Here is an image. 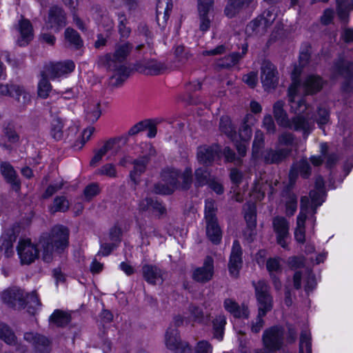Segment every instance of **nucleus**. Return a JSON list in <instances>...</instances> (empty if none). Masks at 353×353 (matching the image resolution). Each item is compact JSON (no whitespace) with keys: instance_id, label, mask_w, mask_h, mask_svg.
<instances>
[{"instance_id":"nucleus-1","label":"nucleus","mask_w":353,"mask_h":353,"mask_svg":"<svg viewBox=\"0 0 353 353\" xmlns=\"http://www.w3.org/2000/svg\"><path fill=\"white\" fill-rule=\"evenodd\" d=\"M311 46L304 43L301 48L299 64L295 65L291 73L292 83L288 88V101L291 110H306L308 108L305 99L299 94L300 90L306 94L319 92L323 87V81L318 75L310 74L303 82L300 77L303 68L308 63L310 57Z\"/></svg>"},{"instance_id":"nucleus-2","label":"nucleus","mask_w":353,"mask_h":353,"mask_svg":"<svg viewBox=\"0 0 353 353\" xmlns=\"http://www.w3.org/2000/svg\"><path fill=\"white\" fill-rule=\"evenodd\" d=\"M133 48L130 42L115 46L114 52L107 53L98 57L97 64L99 68L114 72L111 77L112 84L120 86L129 77L131 70L125 65V61Z\"/></svg>"},{"instance_id":"nucleus-3","label":"nucleus","mask_w":353,"mask_h":353,"mask_svg":"<svg viewBox=\"0 0 353 353\" xmlns=\"http://www.w3.org/2000/svg\"><path fill=\"white\" fill-rule=\"evenodd\" d=\"M69 230L58 225L52 228L50 233H43L39 240L38 246L42 250V259L46 263L53 260V252L61 253L68 246Z\"/></svg>"},{"instance_id":"nucleus-4","label":"nucleus","mask_w":353,"mask_h":353,"mask_svg":"<svg viewBox=\"0 0 353 353\" xmlns=\"http://www.w3.org/2000/svg\"><path fill=\"white\" fill-rule=\"evenodd\" d=\"M263 145V135L260 131H257L252 144V157L255 159L261 157L266 164H279L284 161L292 152V150L289 148L277 150L268 148L261 153V150Z\"/></svg>"},{"instance_id":"nucleus-5","label":"nucleus","mask_w":353,"mask_h":353,"mask_svg":"<svg viewBox=\"0 0 353 353\" xmlns=\"http://www.w3.org/2000/svg\"><path fill=\"white\" fill-rule=\"evenodd\" d=\"M255 295L258 302L260 315H266L273 307V298L270 292V286L264 280L253 282Z\"/></svg>"},{"instance_id":"nucleus-6","label":"nucleus","mask_w":353,"mask_h":353,"mask_svg":"<svg viewBox=\"0 0 353 353\" xmlns=\"http://www.w3.org/2000/svg\"><path fill=\"white\" fill-rule=\"evenodd\" d=\"M274 117L278 125L296 131L302 130L304 134L310 130L311 123L302 116L298 115L289 119L286 112H274Z\"/></svg>"},{"instance_id":"nucleus-7","label":"nucleus","mask_w":353,"mask_h":353,"mask_svg":"<svg viewBox=\"0 0 353 353\" xmlns=\"http://www.w3.org/2000/svg\"><path fill=\"white\" fill-rule=\"evenodd\" d=\"M283 339L284 329L281 326H272L266 329L262 336L264 347L269 352L280 350L283 344Z\"/></svg>"},{"instance_id":"nucleus-8","label":"nucleus","mask_w":353,"mask_h":353,"mask_svg":"<svg viewBox=\"0 0 353 353\" xmlns=\"http://www.w3.org/2000/svg\"><path fill=\"white\" fill-rule=\"evenodd\" d=\"M63 120L59 117H54L50 123V136L55 141H72L79 132V127L74 124L70 125L65 132H63Z\"/></svg>"},{"instance_id":"nucleus-9","label":"nucleus","mask_w":353,"mask_h":353,"mask_svg":"<svg viewBox=\"0 0 353 353\" xmlns=\"http://www.w3.org/2000/svg\"><path fill=\"white\" fill-rule=\"evenodd\" d=\"M145 147L148 149V152L130 162L134 167L133 170L130 172V177L135 184L139 183V176L145 172L147 166L150 161L151 157L154 156L156 153L155 149L151 144H145Z\"/></svg>"},{"instance_id":"nucleus-10","label":"nucleus","mask_w":353,"mask_h":353,"mask_svg":"<svg viewBox=\"0 0 353 353\" xmlns=\"http://www.w3.org/2000/svg\"><path fill=\"white\" fill-rule=\"evenodd\" d=\"M165 345L171 351L179 353H192V349L186 342L182 341L179 330L168 327L165 335Z\"/></svg>"},{"instance_id":"nucleus-11","label":"nucleus","mask_w":353,"mask_h":353,"mask_svg":"<svg viewBox=\"0 0 353 353\" xmlns=\"http://www.w3.org/2000/svg\"><path fill=\"white\" fill-rule=\"evenodd\" d=\"M219 128L234 143L239 154L241 155L243 153V137L241 134V129H239V132L237 133L236 127L228 116H223L221 118Z\"/></svg>"},{"instance_id":"nucleus-12","label":"nucleus","mask_w":353,"mask_h":353,"mask_svg":"<svg viewBox=\"0 0 353 353\" xmlns=\"http://www.w3.org/2000/svg\"><path fill=\"white\" fill-rule=\"evenodd\" d=\"M214 0H198L197 9L199 13V30L205 32L211 26L213 15Z\"/></svg>"},{"instance_id":"nucleus-13","label":"nucleus","mask_w":353,"mask_h":353,"mask_svg":"<svg viewBox=\"0 0 353 353\" xmlns=\"http://www.w3.org/2000/svg\"><path fill=\"white\" fill-rule=\"evenodd\" d=\"M272 225L276 233V243L283 248L288 250V240L290 238L289 221L283 216H277L273 219Z\"/></svg>"},{"instance_id":"nucleus-14","label":"nucleus","mask_w":353,"mask_h":353,"mask_svg":"<svg viewBox=\"0 0 353 353\" xmlns=\"http://www.w3.org/2000/svg\"><path fill=\"white\" fill-rule=\"evenodd\" d=\"M17 250L21 264L30 265L39 257V248L30 239L20 240Z\"/></svg>"},{"instance_id":"nucleus-15","label":"nucleus","mask_w":353,"mask_h":353,"mask_svg":"<svg viewBox=\"0 0 353 353\" xmlns=\"http://www.w3.org/2000/svg\"><path fill=\"white\" fill-rule=\"evenodd\" d=\"M261 79L265 90L274 89L279 83L276 68L269 61H263L261 68Z\"/></svg>"},{"instance_id":"nucleus-16","label":"nucleus","mask_w":353,"mask_h":353,"mask_svg":"<svg viewBox=\"0 0 353 353\" xmlns=\"http://www.w3.org/2000/svg\"><path fill=\"white\" fill-rule=\"evenodd\" d=\"M334 72L341 75L345 79V83L343 85V90L345 92L349 91V85L353 83V65L352 63L339 57L333 66Z\"/></svg>"},{"instance_id":"nucleus-17","label":"nucleus","mask_w":353,"mask_h":353,"mask_svg":"<svg viewBox=\"0 0 353 353\" xmlns=\"http://www.w3.org/2000/svg\"><path fill=\"white\" fill-rule=\"evenodd\" d=\"M214 275V260L212 257H205L203 266L196 268L192 279L196 282L205 283L210 281Z\"/></svg>"},{"instance_id":"nucleus-18","label":"nucleus","mask_w":353,"mask_h":353,"mask_svg":"<svg viewBox=\"0 0 353 353\" xmlns=\"http://www.w3.org/2000/svg\"><path fill=\"white\" fill-rule=\"evenodd\" d=\"M219 152L220 147L218 145L199 146L196 152L197 161L205 167L210 166Z\"/></svg>"},{"instance_id":"nucleus-19","label":"nucleus","mask_w":353,"mask_h":353,"mask_svg":"<svg viewBox=\"0 0 353 353\" xmlns=\"http://www.w3.org/2000/svg\"><path fill=\"white\" fill-rule=\"evenodd\" d=\"M3 301L9 307L22 309L25 304V292L18 288L5 290L1 295Z\"/></svg>"},{"instance_id":"nucleus-20","label":"nucleus","mask_w":353,"mask_h":353,"mask_svg":"<svg viewBox=\"0 0 353 353\" xmlns=\"http://www.w3.org/2000/svg\"><path fill=\"white\" fill-rule=\"evenodd\" d=\"M24 339L33 345L35 353H50L51 351V342L43 335L26 332L24 334Z\"/></svg>"},{"instance_id":"nucleus-21","label":"nucleus","mask_w":353,"mask_h":353,"mask_svg":"<svg viewBox=\"0 0 353 353\" xmlns=\"http://www.w3.org/2000/svg\"><path fill=\"white\" fill-rule=\"evenodd\" d=\"M74 68V63L71 60H67L63 62L52 63L46 66V70L50 78L54 79L71 73Z\"/></svg>"},{"instance_id":"nucleus-22","label":"nucleus","mask_w":353,"mask_h":353,"mask_svg":"<svg viewBox=\"0 0 353 353\" xmlns=\"http://www.w3.org/2000/svg\"><path fill=\"white\" fill-rule=\"evenodd\" d=\"M19 227L12 225L3 232L1 236V248L5 250V256L7 258L12 256L14 254L13 243L16 241Z\"/></svg>"},{"instance_id":"nucleus-23","label":"nucleus","mask_w":353,"mask_h":353,"mask_svg":"<svg viewBox=\"0 0 353 353\" xmlns=\"http://www.w3.org/2000/svg\"><path fill=\"white\" fill-rule=\"evenodd\" d=\"M47 23L50 28H54L57 32L65 27L66 14L63 8L57 6L51 7L48 12Z\"/></svg>"},{"instance_id":"nucleus-24","label":"nucleus","mask_w":353,"mask_h":353,"mask_svg":"<svg viewBox=\"0 0 353 353\" xmlns=\"http://www.w3.org/2000/svg\"><path fill=\"white\" fill-rule=\"evenodd\" d=\"M241 244L238 240H235L233 243L228 263L230 274L232 276L235 278L239 276L240 269L241 267Z\"/></svg>"},{"instance_id":"nucleus-25","label":"nucleus","mask_w":353,"mask_h":353,"mask_svg":"<svg viewBox=\"0 0 353 353\" xmlns=\"http://www.w3.org/2000/svg\"><path fill=\"white\" fill-rule=\"evenodd\" d=\"M201 89L200 82L190 83L186 85L185 93L177 97V101L182 103L184 105H197L201 103V100L195 92Z\"/></svg>"},{"instance_id":"nucleus-26","label":"nucleus","mask_w":353,"mask_h":353,"mask_svg":"<svg viewBox=\"0 0 353 353\" xmlns=\"http://www.w3.org/2000/svg\"><path fill=\"white\" fill-rule=\"evenodd\" d=\"M160 123L158 119H145L138 122L134 125L128 132V136H134L139 132L148 129V132L147 136L149 138H153L157 134V125Z\"/></svg>"},{"instance_id":"nucleus-27","label":"nucleus","mask_w":353,"mask_h":353,"mask_svg":"<svg viewBox=\"0 0 353 353\" xmlns=\"http://www.w3.org/2000/svg\"><path fill=\"white\" fill-rule=\"evenodd\" d=\"M141 272L145 281L151 285H157L158 282L162 283L163 281V272L155 265L145 264L142 266Z\"/></svg>"},{"instance_id":"nucleus-28","label":"nucleus","mask_w":353,"mask_h":353,"mask_svg":"<svg viewBox=\"0 0 353 353\" xmlns=\"http://www.w3.org/2000/svg\"><path fill=\"white\" fill-rule=\"evenodd\" d=\"M1 172L7 183L11 185L12 189L16 192L21 189V181L14 168L8 162L1 164Z\"/></svg>"},{"instance_id":"nucleus-29","label":"nucleus","mask_w":353,"mask_h":353,"mask_svg":"<svg viewBox=\"0 0 353 353\" xmlns=\"http://www.w3.org/2000/svg\"><path fill=\"white\" fill-rule=\"evenodd\" d=\"M206 235L208 239L214 245L221 243L222 239V231L218 223L217 219L205 220Z\"/></svg>"},{"instance_id":"nucleus-30","label":"nucleus","mask_w":353,"mask_h":353,"mask_svg":"<svg viewBox=\"0 0 353 353\" xmlns=\"http://www.w3.org/2000/svg\"><path fill=\"white\" fill-rule=\"evenodd\" d=\"M17 29L20 33L21 39L18 43L20 46L26 45L33 37L32 26L30 21L26 19H22L19 21Z\"/></svg>"},{"instance_id":"nucleus-31","label":"nucleus","mask_w":353,"mask_h":353,"mask_svg":"<svg viewBox=\"0 0 353 353\" xmlns=\"http://www.w3.org/2000/svg\"><path fill=\"white\" fill-rule=\"evenodd\" d=\"M179 176L180 171L174 168H165L161 173L162 181L172 188L174 191L179 187Z\"/></svg>"},{"instance_id":"nucleus-32","label":"nucleus","mask_w":353,"mask_h":353,"mask_svg":"<svg viewBox=\"0 0 353 353\" xmlns=\"http://www.w3.org/2000/svg\"><path fill=\"white\" fill-rule=\"evenodd\" d=\"M230 176L232 183L230 192L234 193L232 198L236 201L242 202L243 195L239 190V184L241 183L242 174L237 169L233 168L231 170Z\"/></svg>"},{"instance_id":"nucleus-33","label":"nucleus","mask_w":353,"mask_h":353,"mask_svg":"<svg viewBox=\"0 0 353 353\" xmlns=\"http://www.w3.org/2000/svg\"><path fill=\"white\" fill-rule=\"evenodd\" d=\"M244 219L247 223V228L250 230V241H252V236L256 234L255 228L256 225V208L254 203L248 205V212L244 215Z\"/></svg>"},{"instance_id":"nucleus-34","label":"nucleus","mask_w":353,"mask_h":353,"mask_svg":"<svg viewBox=\"0 0 353 353\" xmlns=\"http://www.w3.org/2000/svg\"><path fill=\"white\" fill-rule=\"evenodd\" d=\"M282 196L286 199V214L288 216H292L297 209V196L290 190L289 188H285L282 192Z\"/></svg>"},{"instance_id":"nucleus-35","label":"nucleus","mask_w":353,"mask_h":353,"mask_svg":"<svg viewBox=\"0 0 353 353\" xmlns=\"http://www.w3.org/2000/svg\"><path fill=\"white\" fill-rule=\"evenodd\" d=\"M225 324L226 319L224 315H218L212 320V333L214 339L223 340Z\"/></svg>"},{"instance_id":"nucleus-36","label":"nucleus","mask_w":353,"mask_h":353,"mask_svg":"<svg viewBox=\"0 0 353 353\" xmlns=\"http://www.w3.org/2000/svg\"><path fill=\"white\" fill-rule=\"evenodd\" d=\"M353 10V0H336V11L341 21H347L349 12Z\"/></svg>"},{"instance_id":"nucleus-37","label":"nucleus","mask_w":353,"mask_h":353,"mask_svg":"<svg viewBox=\"0 0 353 353\" xmlns=\"http://www.w3.org/2000/svg\"><path fill=\"white\" fill-rule=\"evenodd\" d=\"M118 25L117 30L120 36V39H128L132 32L131 28L127 26L128 21L124 12H119L117 13Z\"/></svg>"},{"instance_id":"nucleus-38","label":"nucleus","mask_w":353,"mask_h":353,"mask_svg":"<svg viewBox=\"0 0 353 353\" xmlns=\"http://www.w3.org/2000/svg\"><path fill=\"white\" fill-rule=\"evenodd\" d=\"M194 186L196 188L203 187L208 185L211 181L210 172L206 168H199L194 171Z\"/></svg>"},{"instance_id":"nucleus-39","label":"nucleus","mask_w":353,"mask_h":353,"mask_svg":"<svg viewBox=\"0 0 353 353\" xmlns=\"http://www.w3.org/2000/svg\"><path fill=\"white\" fill-rule=\"evenodd\" d=\"M174 62L178 66L185 64L192 57L190 50L183 45L178 46L174 50Z\"/></svg>"},{"instance_id":"nucleus-40","label":"nucleus","mask_w":353,"mask_h":353,"mask_svg":"<svg viewBox=\"0 0 353 353\" xmlns=\"http://www.w3.org/2000/svg\"><path fill=\"white\" fill-rule=\"evenodd\" d=\"M70 320V315L60 310H54L49 319L50 323H54L57 327L66 326Z\"/></svg>"},{"instance_id":"nucleus-41","label":"nucleus","mask_w":353,"mask_h":353,"mask_svg":"<svg viewBox=\"0 0 353 353\" xmlns=\"http://www.w3.org/2000/svg\"><path fill=\"white\" fill-rule=\"evenodd\" d=\"M65 38L70 45L78 50L83 46V42L79 34L72 28H67L65 30Z\"/></svg>"},{"instance_id":"nucleus-42","label":"nucleus","mask_w":353,"mask_h":353,"mask_svg":"<svg viewBox=\"0 0 353 353\" xmlns=\"http://www.w3.org/2000/svg\"><path fill=\"white\" fill-rule=\"evenodd\" d=\"M299 353H312V337L307 330H302L300 336Z\"/></svg>"},{"instance_id":"nucleus-43","label":"nucleus","mask_w":353,"mask_h":353,"mask_svg":"<svg viewBox=\"0 0 353 353\" xmlns=\"http://www.w3.org/2000/svg\"><path fill=\"white\" fill-rule=\"evenodd\" d=\"M0 339L8 345L15 344L17 341L14 332L4 323H0Z\"/></svg>"},{"instance_id":"nucleus-44","label":"nucleus","mask_w":353,"mask_h":353,"mask_svg":"<svg viewBox=\"0 0 353 353\" xmlns=\"http://www.w3.org/2000/svg\"><path fill=\"white\" fill-rule=\"evenodd\" d=\"M24 308L28 307V312L30 314H34L36 310L41 305L40 301L37 294L33 291L29 294H25Z\"/></svg>"},{"instance_id":"nucleus-45","label":"nucleus","mask_w":353,"mask_h":353,"mask_svg":"<svg viewBox=\"0 0 353 353\" xmlns=\"http://www.w3.org/2000/svg\"><path fill=\"white\" fill-rule=\"evenodd\" d=\"M143 66L148 74L158 75L166 69L164 63L156 60L145 61Z\"/></svg>"},{"instance_id":"nucleus-46","label":"nucleus","mask_w":353,"mask_h":353,"mask_svg":"<svg viewBox=\"0 0 353 353\" xmlns=\"http://www.w3.org/2000/svg\"><path fill=\"white\" fill-rule=\"evenodd\" d=\"M243 9V0H229L225 8V14L229 18L234 17Z\"/></svg>"},{"instance_id":"nucleus-47","label":"nucleus","mask_w":353,"mask_h":353,"mask_svg":"<svg viewBox=\"0 0 353 353\" xmlns=\"http://www.w3.org/2000/svg\"><path fill=\"white\" fill-rule=\"evenodd\" d=\"M238 53H232L220 59L216 62V67L219 69L229 68L234 65L239 59Z\"/></svg>"},{"instance_id":"nucleus-48","label":"nucleus","mask_w":353,"mask_h":353,"mask_svg":"<svg viewBox=\"0 0 353 353\" xmlns=\"http://www.w3.org/2000/svg\"><path fill=\"white\" fill-rule=\"evenodd\" d=\"M305 218H301V216H297L296 218V227L294 231L295 240L299 243H304L305 241Z\"/></svg>"},{"instance_id":"nucleus-49","label":"nucleus","mask_w":353,"mask_h":353,"mask_svg":"<svg viewBox=\"0 0 353 353\" xmlns=\"http://www.w3.org/2000/svg\"><path fill=\"white\" fill-rule=\"evenodd\" d=\"M223 306L226 311L230 313L234 318L240 319L241 316V307L232 299H226L223 302Z\"/></svg>"},{"instance_id":"nucleus-50","label":"nucleus","mask_w":353,"mask_h":353,"mask_svg":"<svg viewBox=\"0 0 353 353\" xmlns=\"http://www.w3.org/2000/svg\"><path fill=\"white\" fill-rule=\"evenodd\" d=\"M41 77L38 84V95L41 98L46 99L48 97L52 86L44 72H42Z\"/></svg>"},{"instance_id":"nucleus-51","label":"nucleus","mask_w":353,"mask_h":353,"mask_svg":"<svg viewBox=\"0 0 353 353\" xmlns=\"http://www.w3.org/2000/svg\"><path fill=\"white\" fill-rule=\"evenodd\" d=\"M19 91L15 90L14 97L21 108H26V105L31 102V96L23 87L19 85Z\"/></svg>"},{"instance_id":"nucleus-52","label":"nucleus","mask_w":353,"mask_h":353,"mask_svg":"<svg viewBox=\"0 0 353 353\" xmlns=\"http://www.w3.org/2000/svg\"><path fill=\"white\" fill-rule=\"evenodd\" d=\"M182 179L181 184L179 183V187L183 190H188L191 188L192 183V170L190 167H187L182 174L180 173V176Z\"/></svg>"},{"instance_id":"nucleus-53","label":"nucleus","mask_w":353,"mask_h":353,"mask_svg":"<svg viewBox=\"0 0 353 353\" xmlns=\"http://www.w3.org/2000/svg\"><path fill=\"white\" fill-rule=\"evenodd\" d=\"M313 209L314 208H312V203L311 205H310L309 198L307 196H302L301 198V211L298 216L301 215V218H305L306 219L307 214L309 213H312V216L314 221L315 217L314 216V214H313Z\"/></svg>"},{"instance_id":"nucleus-54","label":"nucleus","mask_w":353,"mask_h":353,"mask_svg":"<svg viewBox=\"0 0 353 353\" xmlns=\"http://www.w3.org/2000/svg\"><path fill=\"white\" fill-rule=\"evenodd\" d=\"M94 130V127H88L84 129L81 138L75 141L72 147L79 150L81 149L85 143L90 140Z\"/></svg>"},{"instance_id":"nucleus-55","label":"nucleus","mask_w":353,"mask_h":353,"mask_svg":"<svg viewBox=\"0 0 353 353\" xmlns=\"http://www.w3.org/2000/svg\"><path fill=\"white\" fill-rule=\"evenodd\" d=\"M310 196L312 203L313 214L316 212V208L320 206L324 201L325 191L318 192L316 190H311Z\"/></svg>"},{"instance_id":"nucleus-56","label":"nucleus","mask_w":353,"mask_h":353,"mask_svg":"<svg viewBox=\"0 0 353 353\" xmlns=\"http://www.w3.org/2000/svg\"><path fill=\"white\" fill-rule=\"evenodd\" d=\"M299 174L304 179H307L311 175V166L306 159H302L294 164Z\"/></svg>"},{"instance_id":"nucleus-57","label":"nucleus","mask_w":353,"mask_h":353,"mask_svg":"<svg viewBox=\"0 0 353 353\" xmlns=\"http://www.w3.org/2000/svg\"><path fill=\"white\" fill-rule=\"evenodd\" d=\"M53 212H66L69 209V202L64 196H57L53 202Z\"/></svg>"},{"instance_id":"nucleus-58","label":"nucleus","mask_w":353,"mask_h":353,"mask_svg":"<svg viewBox=\"0 0 353 353\" xmlns=\"http://www.w3.org/2000/svg\"><path fill=\"white\" fill-rule=\"evenodd\" d=\"M216 212L215 201L213 199H206L205 201V219H217Z\"/></svg>"},{"instance_id":"nucleus-59","label":"nucleus","mask_w":353,"mask_h":353,"mask_svg":"<svg viewBox=\"0 0 353 353\" xmlns=\"http://www.w3.org/2000/svg\"><path fill=\"white\" fill-rule=\"evenodd\" d=\"M153 213L156 214V216L160 219L163 215L166 214V208L163 205L162 202L159 201L157 199L151 197L150 202V210Z\"/></svg>"},{"instance_id":"nucleus-60","label":"nucleus","mask_w":353,"mask_h":353,"mask_svg":"<svg viewBox=\"0 0 353 353\" xmlns=\"http://www.w3.org/2000/svg\"><path fill=\"white\" fill-rule=\"evenodd\" d=\"M96 174L105 175L110 178L117 176V170L115 165L112 163H106L101 166L95 172Z\"/></svg>"},{"instance_id":"nucleus-61","label":"nucleus","mask_w":353,"mask_h":353,"mask_svg":"<svg viewBox=\"0 0 353 353\" xmlns=\"http://www.w3.org/2000/svg\"><path fill=\"white\" fill-rule=\"evenodd\" d=\"M173 8L172 0H157L156 6V11L159 14L163 12H171Z\"/></svg>"},{"instance_id":"nucleus-62","label":"nucleus","mask_w":353,"mask_h":353,"mask_svg":"<svg viewBox=\"0 0 353 353\" xmlns=\"http://www.w3.org/2000/svg\"><path fill=\"white\" fill-rule=\"evenodd\" d=\"M189 311L193 316L194 321L197 323H202L204 319V314L201 308L199 307L191 305L189 307Z\"/></svg>"},{"instance_id":"nucleus-63","label":"nucleus","mask_w":353,"mask_h":353,"mask_svg":"<svg viewBox=\"0 0 353 353\" xmlns=\"http://www.w3.org/2000/svg\"><path fill=\"white\" fill-rule=\"evenodd\" d=\"M263 184L261 183L259 181H256L254 184V187L252 190L251 195L256 200H261L263 199L265 196V192L263 190Z\"/></svg>"},{"instance_id":"nucleus-64","label":"nucleus","mask_w":353,"mask_h":353,"mask_svg":"<svg viewBox=\"0 0 353 353\" xmlns=\"http://www.w3.org/2000/svg\"><path fill=\"white\" fill-rule=\"evenodd\" d=\"M99 193V188L97 183H91L85 187L83 194L88 200H90Z\"/></svg>"}]
</instances>
